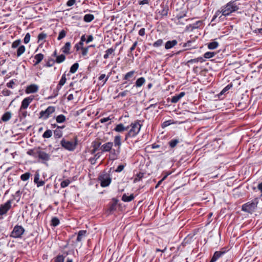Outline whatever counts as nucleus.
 I'll return each mask as SVG.
<instances>
[{
	"label": "nucleus",
	"mask_w": 262,
	"mask_h": 262,
	"mask_svg": "<svg viewBox=\"0 0 262 262\" xmlns=\"http://www.w3.org/2000/svg\"><path fill=\"white\" fill-rule=\"evenodd\" d=\"M67 80L66 78V75L65 73H64L61 79L60 80L57 87H56V92H59V90L61 89V86H63Z\"/></svg>",
	"instance_id": "412c9836"
},
{
	"label": "nucleus",
	"mask_w": 262,
	"mask_h": 262,
	"mask_svg": "<svg viewBox=\"0 0 262 262\" xmlns=\"http://www.w3.org/2000/svg\"><path fill=\"white\" fill-rule=\"evenodd\" d=\"M44 56L41 53H39L35 55L34 58L36 60L34 65L36 66L39 64L43 59Z\"/></svg>",
	"instance_id": "bb28decb"
},
{
	"label": "nucleus",
	"mask_w": 262,
	"mask_h": 262,
	"mask_svg": "<svg viewBox=\"0 0 262 262\" xmlns=\"http://www.w3.org/2000/svg\"><path fill=\"white\" fill-rule=\"evenodd\" d=\"M52 135V132L50 129H47L42 135L43 138H50Z\"/></svg>",
	"instance_id": "49530a36"
},
{
	"label": "nucleus",
	"mask_w": 262,
	"mask_h": 262,
	"mask_svg": "<svg viewBox=\"0 0 262 262\" xmlns=\"http://www.w3.org/2000/svg\"><path fill=\"white\" fill-rule=\"evenodd\" d=\"M59 224V219L56 217H54L51 220V225L56 227L58 226Z\"/></svg>",
	"instance_id": "de8ad7c7"
},
{
	"label": "nucleus",
	"mask_w": 262,
	"mask_h": 262,
	"mask_svg": "<svg viewBox=\"0 0 262 262\" xmlns=\"http://www.w3.org/2000/svg\"><path fill=\"white\" fill-rule=\"evenodd\" d=\"M232 87V85L228 84L227 85L219 94V97L220 98V96L223 94L225 93L227 91H228Z\"/></svg>",
	"instance_id": "603ef678"
},
{
	"label": "nucleus",
	"mask_w": 262,
	"mask_h": 262,
	"mask_svg": "<svg viewBox=\"0 0 262 262\" xmlns=\"http://www.w3.org/2000/svg\"><path fill=\"white\" fill-rule=\"evenodd\" d=\"M56 121L58 123H63L66 121V116L62 114L59 115L56 117Z\"/></svg>",
	"instance_id": "e433bc0d"
},
{
	"label": "nucleus",
	"mask_w": 262,
	"mask_h": 262,
	"mask_svg": "<svg viewBox=\"0 0 262 262\" xmlns=\"http://www.w3.org/2000/svg\"><path fill=\"white\" fill-rule=\"evenodd\" d=\"M25 232L24 228L21 226L16 225L11 233L10 236L15 238H21Z\"/></svg>",
	"instance_id": "423d86ee"
},
{
	"label": "nucleus",
	"mask_w": 262,
	"mask_h": 262,
	"mask_svg": "<svg viewBox=\"0 0 262 262\" xmlns=\"http://www.w3.org/2000/svg\"><path fill=\"white\" fill-rule=\"evenodd\" d=\"M163 40L161 39H159L153 43V46L156 48L162 46V45L163 44Z\"/></svg>",
	"instance_id": "5fc2aeb1"
},
{
	"label": "nucleus",
	"mask_w": 262,
	"mask_h": 262,
	"mask_svg": "<svg viewBox=\"0 0 262 262\" xmlns=\"http://www.w3.org/2000/svg\"><path fill=\"white\" fill-rule=\"evenodd\" d=\"M135 196L133 194H131L129 196H127L124 193L122 196V201L124 202H129L133 200Z\"/></svg>",
	"instance_id": "393cba45"
},
{
	"label": "nucleus",
	"mask_w": 262,
	"mask_h": 262,
	"mask_svg": "<svg viewBox=\"0 0 262 262\" xmlns=\"http://www.w3.org/2000/svg\"><path fill=\"white\" fill-rule=\"evenodd\" d=\"M179 142H180V140L179 139H172V140H170L169 142V145L170 147L173 148Z\"/></svg>",
	"instance_id": "ea45409f"
},
{
	"label": "nucleus",
	"mask_w": 262,
	"mask_h": 262,
	"mask_svg": "<svg viewBox=\"0 0 262 262\" xmlns=\"http://www.w3.org/2000/svg\"><path fill=\"white\" fill-rule=\"evenodd\" d=\"M39 174L38 172H36L34 176V182L36 184L37 187H40L44 185L45 182L42 180L39 181Z\"/></svg>",
	"instance_id": "6ab92c4d"
},
{
	"label": "nucleus",
	"mask_w": 262,
	"mask_h": 262,
	"mask_svg": "<svg viewBox=\"0 0 262 262\" xmlns=\"http://www.w3.org/2000/svg\"><path fill=\"white\" fill-rule=\"evenodd\" d=\"M237 0L231 1L225 5L222 6L221 12L222 15L226 16L239 10V4L237 3Z\"/></svg>",
	"instance_id": "f257e3e1"
},
{
	"label": "nucleus",
	"mask_w": 262,
	"mask_h": 262,
	"mask_svg": "<svg viewBox=\"0 0 262 262\" xmlns=\"http://www.w3.org/2000/svg\"><path fill=\"white\" fill-rule=\"evenodd\" d=\"M76 3V0H69L67 3V6L71 7L74 5Z\"/></svg>",
	"instance_id": "680f3d73"
},
{
	"label": "nucleus",
	"mask_w": 262,
	"mask_h": 262,
	"mask_svg": "<svg viewBox=\"0 0 262 262\" xmlns=\"http://www.w3.org/2000/svg\"><path fill=\"white\" fill-rule=\"evenodd\" d=\"M127 92L128 91L127 90L124 91L123 92L120 93L118 94V95L116 97V98H118L119 97H124L127 95Z\"/></svg>",
	"instance_id": "338daca9"
},
{
	"label": "nucleus",
	"mask_w": 262,
	"mask_h": 262,
	"mask_svg": "<svg viewBox=\"0 0 262 262\" xmlns=\"http://www.w3.org/2000/svg\"><path fill=\"white\" fill-rule=\"evenodd\" d=\"M21 43V40L20 39H17L15 40L14 42H13L12 44V48L15 49L16 48H18L20 45Z\"/></svg>",
	"instance_id": "09e8293b"
},
{
	"label": "nucleus",
	"mask_w": 262,
	"mask_h": 262,
	"mask_svg": "<svg viewBox=\"0 0 262 262\" xmlns=\"http://www.w3.org/2000/svg\"><path fill=\"white\" fill-rule=\"evenodd\" d=\"M129 128V126L125 127L123 124L120 123L116 125V126L114 128V130L117 132H122L125 130H127Z\"/></svg>",
	"instance_id": "5701e85b"
},
{
	"label": "nucleus",
	"mask_w": 262,
	"mask_h": 262,
	"mask_svg": "<svg viewBox=\"0 0 262 262\" xmlns=\"http://www.w3.org/2000/svg\"><path fill=\"white\" fill-rule=\"evenodd\" d=\"M135 73L136 72L135 71H130L127 72L123 77V80H126V81L124 82V84L126 83L127 81H132V80L135 79L134 76Z\"/></svg>",
	"instance_id": "ddd939ff"
},
{
	"label": "nucleus",
	"mask_w": 262,
	"mask_h": 262,
	"mask_svg": "<svg viewBox=\"0 0 262 262\" xmlns=\"http://www.w3.org/2000/svg\"><path fill=\"white\" fill-rule=\"evenodd\" d=\"M12 200H8L5 204L0 205V216L6 214L11 207Z\"/></svg>",
	"instance_id": "6e6552de"
},
{
	"label": "nucleus",
	"mask_w": 262,
	"mask_h": 262,
	"mask_svg": "<svg viewBox=\"0 0 262 262\" xmlns=\"http://www.w3.org/2000/svg\"><path fill=\"white\" fill-rule=\"evenodd\" d=\"M196 24L193 23L192 24H189L186 27V30L192 31L194 29L196 28Z\"/></svg>",
	"instance_id": "3c124183"
},
{
	"label": "nucleus",
	"mask_w": 262,
	"mask_h": 262,
	"mask_svg": "<svg viewBox=\"0 0 262 262\" xmlns=\"http://www.w3.org/2000/svg\"><path fill=\"white\" fill-rule=\"evenodd\" d=\"M66 59V56L63 54H61L60 55H58L55 60V62H56L57 63H60L62 62H63Z\"/></svg>",
	"instance_id": "58836bf2"
},
{
	"label": "nucleus",
	"mask_w": 262,
	"mask_h": 262,
	"mask_svg": "<svg viewBox=\"0 0 262 262\" xmlns=\"http://www.w3.org/2000/svg\"><path fill=\"white\" fill-rule=\"evenodd\" d=\"M194 40H189L187 42L184 43L183 45V47L186 48V50L194 48L195 46L192 45L194 44Z\"/></svg>",
	"instance_id": "cd10ccee"
},
{
	"label": "nucleus",
	"mask_w": 262,
	"mask_h": 262,
	"mask_svg": "<svg viewBox=\"0 0 262 262\" xmlns=\"http://www.w3.org/2000/svg\"><path fill=\"white\" fill-rule=\"evenodd\" d=\"M98 180L100 182L101 186L102 187L108 186L112 181V179L111 178L110 174L106 172H103L101 173L99 176Z\"/></svg>",
	"instance_id": "39448f33"
},
{
	"label": "nucleus",
	"mask_w": 262,
	"mask_h": 262,
	"mask_svg": "<svg viewBox=\"0 0 262 262\" xmlns=\"http://www.w3.org/2000/svg\"><path fill=\"white\" fill-rule=\"evenodd\" d=\"M38 90V86L35 84H32L27 87L26 89V93L27 94L34 93L37 92Z\"/></svg>",
	"instance_id": "dca6fc26"
},
{
	"label": "nucleus",
	"mask_w": 262,
	"mask_h": 262,
	"mask_svg": "<svg viewBox=\"0 0 262 262\" xmlns=\"http://www.w3.org/2000/svg\"><path fill=\"white\" fill-rule=\"evenodd\" d=\"M224 253H225V252H224V251L223 252H222V251L215 252L210 262L216 261Z\"/></svg>",
	"instance_id": "b1692460"
},
{
	"label": "nucleus",
	"mask_w": 262,
	"mask_h": 262,
	"mask_svg": "<svg viewBox=\"0 0 262 262\" xmlns=\"http://www.w3.org/2000/svg\"><path fill=\"white\" fill-rule=\"evenodd\" d=\"M86 232V230H80L78 233L77 242H80L82 237L85 235Z\"/></svg>",
	"instance_id": "c9c22d12"
},
{
	"label": "nucleus",
	"mask_w": 262,
	"mask_h": 262,
	"mask_svg": "<svg viewBox=\"0 0 262 262\" xmlns=\"http://www.w3.org/2000/svg\"><path fill=\"white\" fill-rule=\"evenodd\" d=\"M216 54L214 52H207L204 54V58L209 59L214 57Z\"/></svg>",
	"instance_id": "a19ab883"
},
{
	"label": "nucleus",
	"mask_w": 262,
	"mask_h": 262,
	"mask_svg": "<svg viewBox=\"0 0 262 262\" xmlns=\"http://www.w3.org/2000/svg\"><path fill=\"white\" fill-rule=\"evenodd\" d=\"M219 46V43L217 41H212L207 45L208 48L210 50H213L217 48Z\"/></svg>",
	"instance_id": "4c0bfd02"
},
{
	"label": "nucleus",
	"mask_w": 262,
	"mask_h": 262,
	"mask_svg": "<svg viewBox=\"0 0 262 262\" xmlns=\"http://www.w3.org/2000/svg\"><path fill=\"white\" fill-rule=\"evenodd\" d=\"M113 145V143L112 142H107L104 144H103L100 149L102 150V152H108L110 151L112 148Z\"/></svg>",
	"instance_id": "2eb2a0df"
},
{
	"label": "nucleus",
	"mask_w": 262,
	"mask_h": 262,
	"mask_svg": "<svg viewBox=\"0 0 262 262\" xmlns=\"http://www.w3.org/2000/svg\"><path fill=\"white\" fill-rule=\"evenodd\" d=\"M115 51V48H111L107 49L105 51V53L103 56V58L105 59H107L109 57V56L111 55H115L114 51Z\"/></svg>",
	"instance_id": "a878e982"
},
{
	"label": "nucleus",
	"mask_w": 262,
	"mask_h": 262,
	"mask_svg": "<svg viewBox=\"0 0 262 262\" xmlns=\"http://www.w3.org/2000/svg\"><path fill=\"white\" fill-rule=\"evenodd\" d=\"M171 120H168V121L164 122L162 124V127L163 128H164L165 127L168 126V125H169L171 124Z\"/></svg>",
	"instance_id": "69168bd1"
},
{
	"label": "nucleus",
	"mask_w": 262,
	"mask_h": 262,
	"mask_svg": "<svg viewBox=\"0 0 262 262\" xmlns=\"http://www.w3.org/2000/svg\"><path fill=\"white\" fill-rule=\"evenodd\" d=\"M145 82V79L144 77H140L136 80L135 82V86L136 87H141Z\"/></svg>",
	"instance_id": "2f4dec72"
},
{
	"label": "nucleus",
	"mask_w": 262,
	"mask_h": 262,
	"mask_svg": "<svg viewBox=\"0 0 262 262\" xmlns=\"http://www.w3.org/2000/svg\"><path fill=\"white\" fill-rule=\"evenodd\" d=\"M30 33H27L26 34L25 38L24 39V42L25 43L27 44L30 41Z\"/></svg>",
	"instance_id": "13d9d810"
},
{
	"label": "nucleus",
	"mask_w": 262,
	"mask_h": 262,
	"mask_svg": "<svg viewBox=\"0 0 262 262\" xmlns=\"http://www.w3.org/2000/svg\"><path fill=\"white\" fill-rule=\"evenodd\" d=\"M78 139L76 137L74 138V141H66L64 139H62L60 141V144L62 147L69 151H73L77 145Z\"/></svg>",
	"instance_id": "20e7f679"
},
{
	"label": "nucleus",
	"mask_w": 262,
	"mask_h": 262,
	"mask_svg": "<svg viewBox=\"0 0 262 262\" xmlns=\"http://www.w3.org/2000/svg\"><path fill=\"white\" fill-rule=\"evenodd\" d=\"M55 111V108L54 106H50L47 107L45 111H41L39 113V118H42L43 119H48L50 115L53 113Z\"/></svg>",
	"instance_id": "0eeeda50"
},
{
	"label": "nucleus",
	"mask_w": 262,
	"mask_h": 262,
	"mask_svg": "<svg viewBox=\"0 0 262 262\" xmlns=\"http://www.w3.org/2000/svg\"><path fill=\"white\" fill-rule=\"evenodd\" d=\"M101 143L98 141H94L92 143V146L93 149L90 151V153L92 155H94L99 149L100 147Z\"/></svg>",
	"instance_id": "4468645a"
},
{
	"label": "nucleus",
	"mask_w": 262,
	"mask_h": 262,
	"mask_svg": "<svg viewBox=\"0 0 262 262\" xmlns=\"http://www.w3.org/2000/svg\"><path fill=\"white\" fill-rule=\"evenodd\" d=\"M58 94V92H56V89L54 90L53 95L50 96L48 97V99H52L55 97H56Z\"/></svg>",
	"instance_id": "0e129e2a"
},
{
	"label": "nucleus",
	"mask_w": 262,
	"mask_h": 262,
	"mask_svg": "<svg viewBox=\"0 0 262 262\" xmlns=\"http://www.w3.org/2000/svg\"><path fill=\"white\" fill-rule=\"evenodd\" d=\"M14 84H15V83H14V81L13 80H11V81H10V82H9L8 83H7V86L9 88L13 89V85Z\"/></svg>",
	"instance_id": "774afa93"
},
{
	"label": "nucleus",
	"mask_w": 262,
	"mask_h": 262,
	"mask_svg": "<svg viewBox=\"0 0 262 262\" xmlns=\"http://www.w3.org/2000/svg\"><path fill=\"white\" fill-rule=\"evenodd\" d=\"M88 49H89V47H87V48H81V50H82V55L83 56H85L87 55L88 54Z\"/></svg>",
	"instance_id": "e2e57ef3"
},
{
	"label": "nucleus",
	"mask_w": 262,
	"mask_h": 262,
	"mask_svg": "<svg viewBox=\"0 0 262 262\" xmlns=\"http://www.w3.org/2000/svg\"><path fill=\"white\" fill-rule=\"evenodd\" d=\"M38 158L43 161H48L50 159V155L47 152L39 149Z\"/></svg>",
	"instance_id": "f8f14e48"
},
{
	"label": "nucleus",
	"mask_w": 262,
	"mask_h": 262,
	"mask_svg": "<svg viewBox=\"0 0 262 262\" xmlns=\"http://www.w3.org/2000/svg\"><path fill=\"white\" fill-rule=\"evenodd\" d=\"M40 149V147H35L33 149L28 150L27 152V154L28 155L33 156L34 158H37L38 157V155Z\"/></svg>",
	"instance_id": "f3484780"
},
{
	"label": "nucleus",
	"mask_w": 262,
	"mask_h": 262,
	"mask_svg": "<svg viewBox=\"0 0 262 262\" xmlns=\"http://www.w3.org/2000/svg\"><path fill=\"white\" fill-rule=\"evenodd\" d=\"M121 137L120 135L116 136L114 138V145L115 146H118V149L116 150V151L114 149L113 150L114 154L113 155H114L115 158L117 157L118 155L119 154V153L120 152V146L121 145Z\"/></svg>",
	"instance_id": "1a4fd4ad"
},
{
	"label": "nucleus",
	"mask_w": 262,
	"mask_h": 262,
	"mask_svg": "<svg viewBox=\"0 0 262 262\" xmlns=\"http://www.w3.org/2000/svg\"><path fill=\"white\" fill-rule=\"evenodd\" d=\"M64 126H57V127L54 130V136L55 138H60L62 136V132L61 129L64 128Z\"/></svg>",
	"instance_id": "a211bd4d"
},
{
	"label": "nucleus",
	"mask_w": 262,
	"mask_h": 262,
	"mask_svg": "<svg viewBox=\"0 0 262 262\" xmlns=\"http://www.w3.org/2000/svg\"><path fill=\"white\" fill-rule=\"evenodd\" d=\"M71 182L69 180L66 179L62 181L60 183V186L61 188H65L67 187L70 184Z\"/></svg>",
	"instance_id": "8fccbe9b"
},
{
	"label": "nucleus",
	"mask_w": 262,
	"mask_h": 262,
	"mask_svg": "<svg viewBox=\"0 0 262 262\" xmlns=\"http://www.w3.org/2000/svg\"><path fill=\"white\" fill-rule=\"evenodd\" d=\"M26 51V48L24 45H20L17 50L16 55L20 56Z\"/></svg>",
	"instance_id": "f704fd0d"
},
{
	"label": "nucleus",
	"mask_w": 262,
	"mask_h": 262,
	"mask_svg": "<svg viewBox=\"0 0 262 262\" xmlns=\"http://www.w3.org/2000/svg\"><path fill=\"white\" fill-rule=\"evenodd\" d=\"M177 43L178 41L176 39L172 40H169L166 42L165 45V48L166 50L170 49L174 47L176 45H177Z\"/></svg>",
	"instance_id": "4be33fe9"
},
{
	"label": "nucleus",
	"mask_w": 262,
	"mask_h": 262,
	"mask_svg": "<svg viewBox=\"0 0 262 262\" xmlns=\"http://www.w3.org/2000/svg\"><path fill=\"white\" fill-rule=\"evenodd\" d=\"M258 203V199L255 198L251 201L248 202L242 205V210L243 211L252 214L254 212Z\"/></svg>",
	"instance_id": "7ed1b4c3"
},
{
	"label": "nucleus",
	"mask_w": 262,
	"mask_h": 262,
	"mask_svg": "<svg viewBox=\"0 0 262 262\" xmlns=\"http://www.w3.org/2000/svg\"><path fill=\"white\" fill-rule=\"evenodd\" d=\"M138 45V41H136L133 45V46L130 47V49H129V53L128 54V56H129V57H133V54L132 53V52L135 49V48H136L137 46Z\"/></svg>",
	"instance_id": "79ce46f5"
},
{
	"label": "nucleus",
	"mask_w": 262,
	"mask_h": 262,
	"mask_svg": "<svg viewBox=\"0 0 262 262\" xmlns=\"http://www.w3.org/2000/svg\"><path fill=\"white\" fill-rule=\"evenodd\" d=\"M112 201L113 202L110 205V206L108 208L110 212H113L116 209V206L118 203V200L115 198H113Z\"/></svg>",
	"instance_id": "c756f323"
},
{
	"label": "nucleus",
	"mask_w": 262,
	"mask_h": 262,
	"mask_svg": "<svg viewBox=\"0 0 262 262\" xmlns=\"http://www.w3.org/2000/svg\"><path fill=\"white\" fill-rule=\"evenodd\" d=\"M31 176V173L30 172H26L20 176V179L23 181H27L30 177Z\"/></svg>",
	"instance_id": "c03bdc74"
},
{
	"label": "nucleus",
	"mask_w": 262,
	"mask_h": 262,
	"mask_svg": "<svg viewBox=\"0 0 262 262\" xmlns=\"http://www.w3.org/2000/svg\"><path fill=\"white\" fill-rule=\"evenodd\" d=\"M64 253L63 254H59L56 257H55L54 262H64V259L67 255V254L66 255H64Z\"/></svg>",
	"instance_id": "473e14b6"
},
{
	"label": "nucleus",
	"mask_w": 262,
	"mask_h": 262,
	"mask_svg": "<svg viewBox=\"0 0 262 262\" xmlns=\"http://www.w3.org/2000/svg\"><path fill=\"white\" fill-rule=\"evenodd\" d=\"M47 35L46 33L41 32L39 33L38 35V41L43 40L47 37Z\"/></svg>",
	"instance_id": "6e6d98bb"
},
{
	"label": "nucleus",
	"mask_w": 262,
	"mask_h": 262,
	"mask_svg": "<svg viewBox=\"0 0 262 262\" xmlns=\"http://www.w3.org/2000/svg\"><path fill=\"white\" fill-rule=\"evenodd\" d=\"M185 95V93L184 92H181L180 94L178 95H175L172 96L171 99V102L172 103H177L178 102L183 96Z\"/></svg>",
	"instance_id": "aec40b11"
},
{
	"label": "nucleus",
	"mask_w": 262,
	"mask_h": 262,
	"mask_svg": "<svg viewBox=\"0 0 262 262\" xmlns=\"http://www.w3.org/2000/svg\"><path fill=\"white\" fill-rule=\"evenodd\" d=\"M186 16L185 14H178L174 18V21L178 25H184L185 24L184 21H187L190 20L189 19H185L184 17Z\"/></svg>",
	"instance_id": "9b49d317"
},
{
	"label": "nucleus",
	"mask_w": 262,
	"mask_h": 262,
	"mask_svg": "<svg viewBox=\"0 0 262 262\" xmlns=\"http://www.w3.org/2000/svg\"><path fill=\"white\" fill-rule=\"evenodd\" d=\"M33 99L34 96H29L25 98L21 102L20 111L27 108Z\"/></svg>",
	"instance_id": "9d476101"
},
{
	"label": "nucleus",
	"mask_w": 262,
	"mask_h": 262,
	"mask_svg": "<svg viewBox=\"0 0 262 262\" xmlns=\"http://www.w3.org/2000/svg\"><path fill=\"white\" fill-rule=\"evenodd\" d=\"M11 118V113L10 112H6L2 117L1 120L3 122H7Z\"/></svg>",
	"instance_id": "7c9ffc66"
},
{
	"label": "nucleus",
	"mask_w": 262,
	"mask_h": 262,
	"mask_svg": "<svg viewBox=\"0 0 262 262\" xmlns=\"http://www.w3.org/2000/svg\"><path fill=\"white\" fill-rule=\"evenodd\" d=\"M124 168V165H119L117 168L116 169L115 171L117 172H120L122 171Z\"/></svg>",
	"instance_id": "052dcab7"
},
{
	"label": "nucleus",
	"mask_w": 262,
	"mask_h": 262,
	"mask_svg": "<svg viewBox=\"0 0 262 262\" xmlns=\"http://www.w3.org/2000/svg\"><path fill=\"white\" fill-rule=\"evenodd\" d=\"M2 93L4 96H8L11 95L12 92L10 90L5 89L2 92Z\"/></svg>",
	"instance_id": "bf43d9fd"
},
{
	"label": "nucleus",
	"mask_w": 262,
	"mask_h": 262,
	"mask_svg": "<svg viewBox=\"0 0 262 262\" xmlns=\"http://www.w3.org/2000/svg\"><path fill=\"white\" fill-rule=\"evenodd\" d=\"M140 120H136L135 122L132 123L130 125V129L126 134L125 140H127L128 138H133L136 136L139 133L142 124L140 123Z\"/></svg>",
	"instance_id": "f03ea898"
},
{
	"label": "nucleus",
	"mask_w": 262,
	"mask_h": 262,
	"mask_svg": "<svg viewBox=\"0 0 262 262\" xmlns=\"http://www.w3.org/2000/svg\"><path fill=\"white\" fill-rule=\"evenodd\" d=\"M110 74L111 73L109 74L108 75H107L106 77L105 76V75L104 74H102L100 75V76L98 77V80L101 81V80H103L104 78V80L103 81V85L107 81L110 76Z\"/></svg>",
	"instance_id": "37998d69"
},
{
	"label": "nucleus",
	"mask_w": 262,
	"mask_h": 262,
	"mask_svg": "<svg viewBox=\"0 0 262 262\" xmlns=\"http://www.w3.org/2000/svg\"><path fill=\"white\" fill-rule=\"evenodd\" d=\"M55 63V60L53 59H49L48 61L47 62L46 64V66L48 67H52L54 64Z\"/></svg>",
	"instance_id": "4d7b16f0"
},
{
	"label": "nucleus",
	"mask_w": 262,
	"mask_h": 262,
	"mask_svg": "<svg viewBox=\"0 0 262 262\" xmlns=\"http://www.w3.org/2000/svg\"><path fill=\"white\" fill-rule=\"evenodd\" d=\"M79 67V64L78 63H75L73 64L70 68V72L71 73H75Z\"/></svg>",
	"instance_id": "a18cd8bd"
},
{
	"label": "nucleus",
	"mask_w": 262,
	"mask_h": 262,
	"mask_svg": "<svg viewBox=\"0 0 262 262\" xmlns=\"http://www.w3.org/2000/svg\"><path fill=\"white\" fill-rule=\"evenodd\" d=\"M67 34V32L64 30H62L59 34L58 37V40H60L63 38Z\"/></svg>",
	"instance_id": "864d4df0"
},
{
	"label": "nucleus",
	"mask_w": 262,
	"mask_h": 262,
	"mask_svg": "<svg viewBox=\"0 0 262 262\" xmlns=\"http://www.w3.org/2000/svg\"><path fill=\"white\" fill-rule=\"evenodd\" d=\"M94 16L91 14H85L83 17V20L86 23H90L94 19Z\"/></svg>",
	"instance_id": "72a5a7b5"
},
{
	"label": "nucleus",
	"mask_w": 262,
	"mask_h": 262,
	"mask_svg": "<svg viewBox=\"0 0 262 262\" xmlns=\"http://www.w3.org/2000/svg\"><path fill=\"white\" fill-rule=\"evenodd\" d=\"M70 48L71 43L69 42H67L65 43L64 46L62 48L61 50L62 52L64 54H69L70 53Z\"/></svg>",
	"instance_id": "c85d7f7f"
}]
</instances>
